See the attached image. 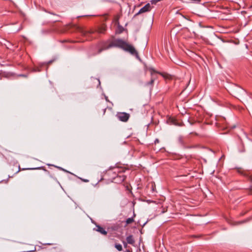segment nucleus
<instances>
[{
    "label": "nucleus",
    "instance_id": "nucleus-1",
    "mask_svg": "<svg viewBox=\"0 0 252 252\" xmlns=\"http://www.w3.org/2000/svg\"><path fill=\"white\" fill-rule=\"evenodd\" d=\"M113 46L120 47L129 52L132 55H137L136 51L132 45L120 39H115L108 45H106V44H103L101 45V47L99 48L98 53H100L103 50H106Z\"/></svg>",
    "mask_w": 252,
    "mask_h": 252
},
{
    "label": "nucleus",
    "instance_id": "nucleus-2",
    "mask_svg": "<svg viewBox=\"0 0 252 252\" xmlns=\"http://www.w3.org/2000/svg\"><path fill=\"white\" fill-rule=\"evenodd\" d=\"M113 170L115 173L117 172L119 173L117 176L114 178L115 182L120 183L124 181L126 179V176H124L123 173L120 171V169L118 168H115Z\"/></svg>",
    "mask_w": 252,
    "mask_h": 252
},
{
    "label": "nucleus",
    "instance_id": "nucleus-3",
    "mask_svg": "<svg viewBox=\"0 0 252 252\" xmlns=\"http://www.w3.org/2000/svg\"><path fill=\"white\" fill-rule=\"evenodd\" d=\"M117 116L120 121L123 122H126L129 118V115L125 112L119 113Z\"/></svg>",
    "mask_w": 252,
    "mask_h": 252
},
{
    "label": "nucleus",
    "instance_id": "nucleus-4",
    "mask_svg": "<svg viewBox=\"0 0 252 252\" xmlns=\"http://www.w3.org/2000/svg\"><path fill=\"white\" fill-rule=\"evenodd\" d=\"M235 94L240 99H243L244 96L246 95V91L241 88H238L235 91Z\"/></svg>",
    "mask_w": 252,
    "mask_h": 252
},
{
    "label": "nucleus",
    "instance_id": "nucleus-5",
    "mask_svg": "<svg viewBox=\"0 0 252 252\" xmlns=\"http://www.w3.org/2000/svg\"><path fill=\"white\" fill-rule=\"evenodd\" d=\"M236 169L238 173L247 177L250 181H252V175H250L247 171L244 170L241 168H237Z\"/></svg>",
    "mask_w": 252,
    "mask_h": 252
},
{
    "label": "nucleus",
    "instance_id": "nucleus-6",
    "mask_svg": "<svg viewBox=\"0 0 252 252\" xmlns=\"http://www.w3.org/2000/svg\"><path fill=\"white\" fill-rule=\"evenodd\" d=\"M152 8L153 6H152L150 3H147L144 7H143L140 9V10L139 11L137 14L138 15L141 13L149 11L152 9Z\"/></svg>",
    "mask_w": 252,
    "mask_h": 252
},
{
    "label": "nucleus",
    "instance_id": "nucleus-7",
    "mask_svg": "<svg viewBox=\"0 0 252 252\" xmlns=\"http://www.w3.org/2000/svg\"><path fill=\"white\" fill-rule=\"evenodd\" d=\"M95 230L104 235H106L107 234V232L104 229V228L99 225H97L96 226Z\"/></svg>",
    "mask_w": 252,
    "mask_h": 252
},
{
    "label": "nucleus",
    "instance_id": "nucleus-8",
    "mask_svg": "<svg viewBox=\"0 0 252 252\" xmlns=\"http://www.w3.org/2000/svg\"><path fill=\"white\" fill-rule=\"evenodd\" d=\"M150 70L152 77L151 81L147 83V85H153L155 79V78L153 77L154 74L157 73L153 68H151Z\"/></svg>",
    "mask_w": 252,
    "mask_h": 252
},
{
    "label": "nucleus",
    "instance_id": "nucleus-9",
    "mask_svg": "<svg viewBox=\"0 0 252 252\" xmlns=\"http://www.w3.org/2000/svg\"><path fill=\"white\" fill-rule=\"evenodd\" d=\"M127 243L129 244L133 245L135 243V240L132 235H130L126 237Z\"/></svg>",
    "mask_w": 252,
    "mask_h": 252
},
{
    "label": "nucleus",
    "instance_id": "nucleus-10",
    "mask_svg": "<svg viewBox=\"0 0 252 252\" xmlns=\"http://www.w3.org/2000/svg\"><path fill=\"white\" fill-rule=\"evenodd\" d=\"M115 248L119 251H122L123 250L122 246L120 244H115Z\"/></svg>",
    "mask_w": 252,
    "mask_h": 252
},
{
    "label": "nucleus",
    "instance_id": "nucleus-11",
    "mask_svg": "<svg viewBox=\"0 0 252 252\" xmlns=\"http://www.w3.org/2000/svg\"><path fill=\"white\" fill-rule=\"evenodd\" d=\"M134 221V219L132 218H129L126 220V224H128L130 223H131L132 222Z\"/></svg>",
    "mask_w": 252,
    "mask_h": 252
},
{
    "label": "nucleus",
    "instance_id": "nucleus-12",
    "mask_svg": "<svg viewBox=\"0 0 252 252\" xmlns=\"http://www.w3.org/2000/svg\"><path fill=\"white\" fill-rule=\"evenodd\" d=\"M105 31V27L104 26H102V27L99 28V29L98 30V32L99 33H104Z\"/></svg>",
    "mask_w": 252,
    "mask_h": 252
},
{
    "label": "nucleus",
    "instance_id": "nucleus-13",
    "mask_svg": "<svg viewBox=\"0 0 252 252\" xmlns=\"http://www.w3.org/2000/svg\"><path fill=\"white\" fill-rule=\"evenodd\" d=\"M83 34H84V35H86V34H87V33H92L93 32V31H83Z\"/></svg>",
    "mask_w": 252,
    "mask_h": 252
},
{
    "label": "nucleus",
    "instance_id": "nucleus-14",
    "mask_svg": "<svg viewBox=\"0 0 252 252\" xmlns=\"http://www.w3.org/2000/svg\"><path fill=\"white\" fill-rule=\"evenodd\" d=\"M244 221H237V222H235L234 223H233L232 224L233 225H238V224L242 223Z\"/></svg>",
    "mask_w": 252,
    "mask_h": 252
},
{
    "label": "nucleus",
    "instance_id": "nucleus-15",
    "mask_svg": "<svg viewBox=\"0 0 252 252\" xmlns=\"http://www.w3.org/2000/svg\"><path fill=\"white\" fill-rule=\"evenodd\" d=\"M160 1V0H152L151 1L152 4H156L158 1Z\"/></svg>",
    "mask_w": 252,
    "mask_h": 252
},
{
    "label": "nucleus",
    "instance_id": "nucleus-16",
    "mask_svg": "<svg viewBox=\"0 0 252 252\" xmlns=\"http://www.w3.org/2000/svg\"><path fill=\"white\" fill-rule=\"evenodd\" d=\"M123 243L124 244V246L125 248L127 247V243L125 241H123Z\"/></svg>",
    "mask_w": 252,
    "mask_h": 252
},
{
    "label": "nucleus",
    "instance_id": "nucleus-17",
    "mask_svg": "<svg viewBox=\"0 0 252 252\" xmlns=\"http://www.w3.org/2000/svg\"><path fill=\"white\" fill-rule=\"evenodd\" d=\"M249 193L252 194V188H251L249 190Z\"/></svg>",
    "mask_w": 252,
    "mask_h": 252
},
{
    "label": "nucleus",
    "instance_id": "nucleus-18",
    "mask_svg": "<svg viewBox=\"0 0 252 252\" xmlns=\"http://www.w3.org/2000/svg\"><path fill=\"white\" fill-rule=\"evenodd\" d=\"M126 252H131L129 250H126Z\"/></svg>",
    "mask_w": 252,
    "mask_h": 252
},
{
    "label": "nucleus",
    "instance_id": "nucleus-19",
    "mask_svg": "<svg viewBox=\"0 0 252 252\" xmlns=\"http://www.w3.org/2000/svg\"><path fill=\"white\" fill-rule=\"evenodd\" d=\"M85 182H88V180H84Z\"/></svg>",
    "mask_w": 252,
    "mask_h": 252
}]
</instances>
